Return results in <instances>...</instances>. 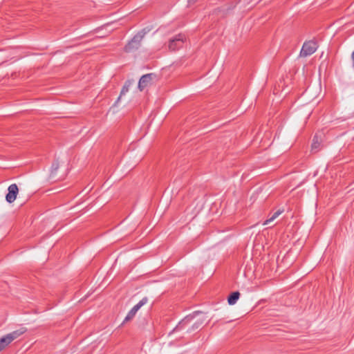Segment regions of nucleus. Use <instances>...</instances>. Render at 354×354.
Returning <instances> with one entry per match:
<instances>
[{
  "instance_id": "1",
  "label": "nucleus",
  "mask_w": 354,
  "mask_h": 354,
  "mask_svg": "<svg viewBox=\"0 0 354 354\" xmlns=\"http://www.w3.org/2000/svg\"><path fill=\"white\" fill-rule=\"evenodd\" d=\"M145 32H140L136 34L133 39L125 46L124 50L125 52L129 53L132 52L135 50H137L140 45L142 39L145 36Z\"/></svg>"
},
{
  "instance_id": "2",
  "label": "nucleus",
  "mask_w": 354,
  "mask_h": 354,
  "mask_svg": "<svg viewBox=\"0 0 354 354\" xmlns=\"http://www.w3.org/2000/svg\"><path fill=\"white\" fill-rule=\"evenodd\" d=\"M317 48V43L314 41H306L300 52L301 57H307L313 54Z\"/></svg>"
},
{
  "instance_id": "3",
  "label": "nucleus",
  "mask_w": 354,
  "mask_h": 354,
  "mask_svg": "<svg viewBox=\"0 0 354 354\" xmlns=\"http://www.w3.org/2000/svg\"><path fill=\"white\" fill-rule=\"evenodd\" d=\"M186 40V37L183 34H179L169 40V49L171 50H176L183 46Z\"/></svg>"
},
{
  "instance_id": "4",
  "label": "nucleus",
  "mask_w": 354,
  "mask_h": 354,
  "mask_svg": "<svg viewBox=\"0 0 354 354\" xmlns=\"http://www.w3.org/2000/svg\"><path fill=\"white\" fill-rule=\"evenodd\" d=\"M19 192L18 187L16 184L10 185L8 188V193L6 196V200L8 203H13L17 196Z\"/></svg>"
},
{
  "instance_id": "5",
  "label": "nucleus",
  "mask_w": 354,
  "mask_h": 354,
  "mask_svg": "<svg viewBox=\"0 0 354 354\" xmlns=\"http://www.w3.org/2000/svg\"><path fill=\"white\" fill-rule=\"evenodd\" d=\"M323 138L322 134H315L311 145V150L314 152H317L320 150Z\"/></svg>"
},
{
  "instance_id": "6",
  "label": "nucleus",
  "mask_w": 354,
  "mask_h": 354,
  "mask_svg": "<svg viewBox=\"0 0 354 354\" xmlns=\"http://www.w3.org/2000/svg\"><path fill=\"white\" fill-rule=\"evenodd\" d=\"M197 314L198 312H194L192 315H189L186 316L182 321H180L178 323V324L176 326L174 330H180L183 329L187 324H189L193 320L195 315Z\"/></svg>"
},
{
  "instance_id": "7",
  "label": "nucleus",
  "mask_w": 354,
  "mask_h": 354,
  "mask_svg": "<svg viewBox=\"0 0 354 354\" xmlns=\"http://www.w3.org/2000/svg\"><path fill=\"white\" fill-rule=\"evenodd\" d=\"M151 75V74H147L141 77L138 82V88L140 91H142L151 83L152 80Z\"/></svg>"
},
{
  "instance_id": "8",
  "label": "nucleus",
  "mask_w": 354,
  "mask_h": 354,
  "mask_svg": "<svg viewBox=\"0 0 354 354\" xmlns=\"http://www.w3.org/2000/svg\"><path fill=\"white\" fill-rule=\"evenodd\" d=\"M25 331H26L25 330H24L23 328H21L19 330L12 331L11 333L7 334L6 335L8 337V340H10L12 342L13 340H15V339L19 337L20 335L24 334L25 333Z\"/></svg>"
},
{
  "instance_id": "9",
  "label": "nucleus",
  "mask_w": 354,
  "mask_h": 354,
  "mask_svg": "<svg viewBox=\"0 0 354 354\" xmlns=\"http://www.w3.org/2000/svg\"><path fill=\"white\" fill-rule=\"evenodd\" d=\"M240 297V293L238 291H235L232 292L228 298H227V302L230 305H234L236 303L239 298Z\"/></svg>"
},
{
  "instance_id": "10",
  "label": "nucleus",
  "mask_w": 354,
  "mask_h": 354,
  "mask_svg": "<svg viewBox=\"0 0 354 354\" xmlns=\"http://www.w3.org/2000/svg\"><path fill=\"white\" fill-rule=\"evenodd\" d=\"M283 212V210H281V209H279L277 210V212H275L269 218H268L267 220H266L263 225H268V223H270V222L273 221L274 219H276L281 214H282V212Z\"/></svg>"
},
{
  "instance_id": "11",
  "label": "nucleus",
  "mask_w": 354,
  "mask_h": 354,
  "mask_svg": "<svg viewBox=\"0 0 354 354\" xmlns=\"http://www.w3.org/2000/svg\"><path fill=\"white\" fill-rule=\"evenodd\" d=\"M138 312V310L134 308L133 307L130 310L129 312L128 313L127 315L126 316V317L124 318V321H123V323H125V322H127L130 320H131L134 316L136 315V313Z\"/></svg>"
},
{
  "instance_id": "12",
  "label": "nucleus",
  "mask_w": 354,
  "mask_h": 354,
  "mask_svg": "<svg viewBox=\"0 0 354 354\" xmlns=\"http://www.w3.org/2000/svg\"><path fill=\"white\" fill-rule=\"evenodd\" d=\"M10 343L11 342L8 340L7 335H5L0 338V344L2 345V346H3L4 348Z\"/></svg>"
},
{
  "instance_id": "13",
  "label": "nucleus",
  "mask_w": 354,
  "mask_h": 354,
  "mask_svg": "<svg viewBox=\"0 0 354 354\" xmlns=\"http://www.w3.org/2000/svg\"><path fill=\"white\" fill-rule=\"evenodd\" d=\"M148 301V299L147 297L142 298L136 305L133 307L138 310L142 306L147 304Z\"/></svg>"
},
{
  "instance_id": "14",
  "label": "nucleus",
  "mask_w": 354,
  "mask_h": 354,
  "mask_svg": "<svg viewBox=\"0 0 354 354\" xmlns=\"http://www.w3.org/2000/svg\"><path fill=\"white\" fill-rule=\"evenodd\" d=\"M148 301V299L147 297L142 298L136 305L133 307L138 310L142 306L147 304Z\"/></svg>"
},
{
  "instance_id": "15",
  "label": "nucleus",
  "mask_w": 354,
  "mask_h": 354,
  "mask_svg": "<svg viewBox=\"0 0 354 354\" xmlns=\"http://www.w3.org/2000/svg\"><path fill=\"white\" fill-rule=\"evenodd\" d=\"M202 324H203V322H201V321L195 322L192 326V329L193 330H197L198 328H199L201 326Z\"/></svg>"
},
{
  "instance_id": "16",
  "label": "nucleus",
  "mask_w": 354,
  "mask_h": 354,
  "mask_svg": "<svg viewBox=\"0 0 354 354\" xmlns=\"http://www.w3.org/2000/svg\"><path fill=\"white\" fill-rule=\"evenodd\" d=\"M59 168L58 162H55L52 164L51 167V174H53Z\"/></svg>"
},
{
  "instance_id": "17",
  "label": "nucleus",
  "mask_w": 354,
  "mask_h": 354,
  "mask_svg": "<svg viewBox=\"0 0 354 354\" xmlns=\"http://www.w3.org/2000/svg\"><path fill=\"white\" fill-rule=\"evenodd\" d=\"M129 91V88L127 86H124V87L122 88V91H121V93H120V96L122 95H124L127 92H128Z\"/></svg>"
},
{
  "instance_id": "18",
  "label": "nucleus",
  "mask_w": 354,
  "mask_h": 354,
  "mask_svg": "<svg viewBox=\"0 0 354 354\" xmlns=\"http://www.w3.org/2000/svg\"><path fill=\"white\" fill-rule=\"evenodd\" d=\"M3 349H4L3 346H2V345H1V344H0V352H1L2 350H3Z\"/></svg>"
}]
</instances>
